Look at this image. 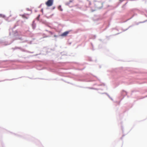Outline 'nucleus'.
Listing matches in <instances>:
<instances>
[{
	"instance_id": "nucleus-8",
	"label": "nucleus",
	"mask_w": 147,
	"mask_h": 147,
	"mask_svg": "<svg viewBox=\"0 0 147 147\" xmlns=\"http://www.w3.org/2000/svg\"><path fill=\"white\" fill-rule=\"evenodd\" d=\"M89 4H90V2H89Z\"/></svg>"
},
{
	"instance_id": "nucleus-3",
	"label": "nucleus",
	"mask_w": 147,
	"mask_h": 147,
	"mask_svg": "<svg viewBox=\"0 0 147 147\" xmlns=\"http://www.w3.org/2000/svg\"><path fill=\"white\" fill-rule=\"evenodd\" d=\"M69 33V32L66 31L64 32L61 34V36H66Z\"/></svg>"
},
{
	"instance_id": "nucleus-4",
	"label": "nucleus",
	"mask_w": 147,
	"mask_h": 147,
	"mask_svg": "<svg viewBox=\"0 0 147 147\" xmlns=\"http://www.w3.org/2000/svg\"><path fill=\"white\" fill-rule=\"evenodd\" d=\"M58 9L59 10H60L61 11H63V9H62V8H61V6H59L58 7Z\"/></svg>"
},
{
	"instance_id": "nucleus-2",
	"label": "nucleus",
	"mask_w": 147,
	"mask_h": 147,
	"mask_svg": "<svg viewBox=\"0 0 147 147\" xmlns=\"http://www.w3.org/2000/svg\"><path fill=\"white\" fill-rule=\"evenodd\" d=\"M94 3L96 5V7L98 8H100L102 7V6L100 7L99 6L100 5H102V3L101 2L95 1Z\"/></svg>"
},
{
	"instance_id": "nucleus-7",
	"label": "nucleus",
	"mask_w": 147,
	"mask_h": 147,
	"mask_svg": "<svg viewBox=\"0 0 147 147\" xmlns=\"http://www.w3.org/2000/svg\"><path fill=\"white\" fill-rule=\"evenodd\" d=\"M55 36V37H56V36L55 35V36Z\"/></svg>"
},
{
	"instance_id": "nucleus-6",
	"label": "nucleus",
	"mask_w": 147,
	"mask_h": 147,
	"mask_svg": "<svg viewBox=\"0 0 147 147\" xmlns=\"http://www.w3.org/2000/svg\"><path fill=\"white\" fill-rule=\"evenodd\" d=\"M22 17H25V15H22Z\"/></svg>"
},
{
	"instance_id": "nucleus-5",
	"label": "nucleus",
	"mask_w": 147,
	"mask_h": 147,
	"mask_svg": "<svg viewBox=\"0 0 147 147\" xmlns=\"http://www.w3.org/2000/svg\"><path fill=\"white\" fill-rule=\"evenodd\" d=\"M72 2H73V1L70 0V1H69V2L67 3H66V4L67 5H69V4L70 3Z\"/></svg>"
},
{
	"instance_id": "nucleus-1",
	"label": "nucleus",
	"mask_w": 147,
	"mask_h": 147,
	"mask_svg": "<svg viewBox=\"0 0 147 147\" xmlns=\"http://www.w3.org/2000/svg\"><path fill=\"white\" fill-rule=\"evenodd\" d=\"M53 0H48L46 3V4L48 7L51 6L53 4Z\"/></svg>"
}]
</instances>
